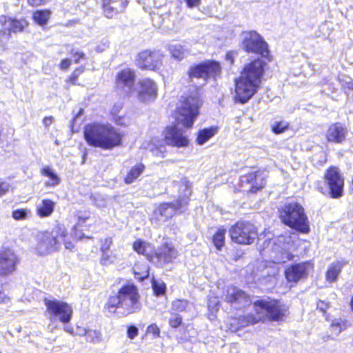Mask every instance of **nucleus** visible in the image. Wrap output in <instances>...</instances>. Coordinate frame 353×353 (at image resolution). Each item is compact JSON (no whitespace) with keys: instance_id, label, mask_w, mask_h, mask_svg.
Returning <instances> with one entry per match:
<instances>
[{"instance_id":"40","label":"nucleus","mask_w":353,"mask_h":353,"mask_svg":"<svg viewBox=\"0 0 353 353\" xmlns=\"http://www.w3.org/2000/svg\"><path fill=\"white\" fill-rule=\"evenodd\" d=\"M152 289L156 295L159 296L165 293L166 286L163 281L153 279L152 281Z\"/></svg>"},{"instance_id":"45","label":"nucleus","mask_w":353,"mask_h":353,"mask_svg":"<svg viewBox=\"0 0 353 353\" xmlns=\"http://www.w3.org/2000/svg\"><path fill=\"white\" fill-rule=\"evenodd\" d=\"M182 323V318L178 314H174L172 317L169 319V325L173 328L179 327Z\"/></svg>"},{"instance_id":"2","label":"nucleus","mask_w":353,"mask_h":353,"mask_svg":"<svg viewBox=\"0 0 353 353\" xmlns=\"http://www.w3.org/2000/svg\"><path fill=\"white\" fill-rule=\"evenodd\" d=\"M254 308L256 316L248 314L240 316L238 319H231L229 327L231 332H236L240 327L256 323L265 319L273 321H282L289 314L288 306L275 299L258 300L254 303Z\"/></svg>"},{"instance_id":"48","label":"nucleus","mask_w":353,"mask_h":353,"mask_svg":"<svg viewBox=\"0 0 353 353\" xmlns=\"http://www.w3.org/2000/svg\"><path fill=\"white\" fill-rule=\"evenodd\" d=\"M219 300L217 297H210L208 300V308L212 312L216 311L219 305Z\"/></svg>"},{"instance_id":"59","label":"nucleus","mask_w":353,"mask_h":353,"mask_svg":"<svg viewBox=\"0 0 353 353\" xmlns=\"http://www.w3.org/2000/svg\"><path fill=\"white\" fill-rule=\"evenodd\" d=\"M88 330L85 328H80L78 327L77 330L76 334H78L79 336H87Z\"/></svg>"},{"instance_id":"4","label":"nucleus","mask_w":353,"mask_h":353,"mask_svg":"<svg viewBox=\"0 0 353 353\" xmlns=\"http://www.w3.org/2000/svg\"><path fill=\"white\" fill-rule=\"evenodd\" d=\"M84 139L86 143L95 148L112 150L121 145L123 135L110 123H92L85 126Z\"/></svg>"},{"instance_id":"13","label":"nucleus","mask_w":353,"mask_h":353,"mask_svg":"<svg viewBox=\"0 0 353 353\" xmlns=\"http://www.w3.org/2000/svg\"><path fill=\"white\" fill-rule=\"evenodd\" d=\"M188 203V198H183L174 203H163L154 211V214L159 221H165L172 218L176 212L181 211Z\"/></svg>"},{"instance_id":"52","label":"nucleus","mask_w":353,"mask_h":353,"mask_svg":"<svg viewBox=\"0 0 353 353\" xmlns=\"http://www.w3.org/2000/svg\"><path fill=\"white\" fill-rule=\"evenodd\" d=\"M292 254L290 253L282 254L281 258L277 259L278 263H285L287 261L292 259Z\"/></svg>"},{"instance_id":"17","label":"nucleus","mask_w":353,"mask_h":353,"mask_svg":"<svg viewBox=\"0 0 353 353\" xmlns=\"http://www.w3.org/2000/svg\"><path fill=\"white\" fill-rule=\"evenodd\" d=\"M313 268L310 262L299 263L288 267L285 275L288 282L297 283L307 276L308 272Z\"/></svg>"},{"instance_id":"29","label":"nucleus","mask_w":353,"mask_h":353,"mask_svg":"<svg viewBox=\"0 0 353 353\" xmlns=\"http://www.w3.org/2000/svg\"><path fill=\"white\" fill-rule=\"evenodd\" d=\"M168 50L174 59L179 61L184 59L189 54L188 49L179 43L170 44Z\"/></svg>"},{"instance_id":"64","label":"nucleus","mask_w":353,"mask_h":353,"mask_svg":"<svg viewBox=\"0 0 353 353\" xmlns=\"http://www.w3.org/2000/svg\"><path fill=\"white\" fill-rule=\"evenodd\" d=\"M88 219V217L86 216V217H85V218H83V221H85V219Z\"/></svg>"},{"instance_id":"39","label":"nucleus","mask_w":353,"mask_h":353,"mask_svg":"<svg viewBox=\"0 0 353 353\" xmlns=\"http://www.w3.org/2000/svg\"><path fill=\"white\" fill-rule=\"evenodd\" d=\"M344 329L345 324L341 319H336L332 321L330 325V332L335 336H338Z\"/></svg>"},{"instance_id":"16","label":"nucleus","mask_w":353,"mask_h":353,"mask_svg":"<svg viewBox=\"0 0 353 353\" xmlns=\"http://www.w3.org/2000/svg\"><path fill=\"white\" fill-rule=\"evenodd\" d=\"M19 263L15 252L9 248H3L0 252V274L7 275L12 273Z\"/></svg>"},{"instance_id":"51","label":"nucleus","mask_w":353,"mask_h":353,"mask_svg":"<svg viewBox=\"0 0 353 353\" xmlns=\"http://www.w3.org/2000/svg\"><path fill=\"white\" fill-rule=\"evenodd\" d=\"M138 329L134 325H131L128 328V336L130 339H134L138 335Z\"/></svg>"},{"instance_id":"35","label":"nucleus","mask_w":353,"mask_h":353,"mask_svg":"<svg viewBox=\"0 0 353 353\" xmlns=\"http://www.w3.org/2000/svg\"><path fill=\"white\" fill-rule=\"evenodd\" d=\"M150 248L149 243L141 240H137L133 243L134 250L139 254L146 255L148 260H150V258L151 257L148 254V251Z\"/></svg>"},{"instance_id":"32","label":"nucleus","mask_w":353,"mask_h":353,"mask_svg":"<svg viewBox=\"0 0 353 353\" xmlns=\"http://www.w3.org/2000/svg\"><path fill=\"white\" fill-rule=\"evenodd\" d=\"M143 148L152 152V154L157 157H164L166 152L165 146L163 145H157L154 142L143 144Z\"/></svg>"},{"instance_id":"49","label":"nucleus","mask_w":353,"mask_h":353,"mask_svg":"<svg viewBox=\"0 0 353 353\" xmlns=\"http://www.w3.org/2000/svg\"><path fill=\"white\" fill-rule=\"evenodd\" d=\"M10 188V184L1 179H0V197L6 194Z\"/></svg>"},{"instance_id":"30","label":"nucleus","mask_w":353,"mask_h":353,"mask_svg":"<svg viewBox=\"0 0 353 353\" xmlns=\"http://www.w3.org/2000/svg\"><path fill=\"white\" fill-rule=\"evenodd\" d=\"M192 304L185 299H176L172 303L171 314L190 310Z\"/></svg>"},{"instance_id":"6","label":"nucleus","mask_w":353,"mask_h":353,"mask_svg":"<svg viewBox=\"0 0 353 353\" xmlns=\"http://www.w3.org/2000/svg\"><path fill=\"white\" fill-rule=\"evenodd\" d=\"M65 228L62 225H57L52 232H44L38 236L37 243L35 247L36 252L39 255L48 254L58 250L61 241L65 244L66 249L72 250L73 244L65 239Z\"/></svg>"},{"instance_id":"56","label":"nucleus","mask_w":353,"mask_h":353,"mask_svg":"<svg viewBox=\"0 0 353 353\" xmlns=\"http://www.w3.org/2000/svg\"><path fill=\"white\" fill-rule=\"evenodd\" d=\"M71 64V61L69 59H65L61 61L60 64V68L62 70H66L68 69Z\"/></svg>"},{"instance_id":"25","label":"nucleus","mask_w":353,"mask_h":353,"mask_svg":"<svg viewBox=\"0 0 353 353\" xmlns=\"http://www.w3.org/2000/svg\"><path fill=\"white\" fill-rule=\"evenodd\" d=\"M55 207V203L50 199H42L37 205V213L39 216L43 218L50 216Z\"/></svg>"},{"instance_id":"42","label":"nucleus","mask_w":353,"mask_h":353,"mask_svg":"<svg viewBox=\"0 0 353 353\" xmlns=\"http://www.w3.org/2000/svg\"><path fill=\"white\" fill-rule=\"evenodd\" d=\"M101 334L98 330H88L86 340L92 343H98L101 341Z\"/></svg>"},{"instance_id":"11","label":"nucleus","mask_w":353,"mask_h":353,"mask_svg":"<svg viewBox=\"0 0 353 353\" xmlns=\"http://www.w3.org/2000/svg\"><path fill=\"white\" fill-rule=\"evenodd\" d=\"M221 67L218 62L214 61H208L201 64L192 66L188 72L189 79L191 81L193 79H201L204 84L207 79L220 75Z\"/></svg>"},{"instance_id":"37","label":"nucleus","mask_w":353,"mask_h":353,"mask_svg":"<svg viewBox=\"0 0 353 353\" xmlns=\"http://www.w3.org/2000/svg\"><path fill=\"white\" fill-rule=\"evenodd\" d=\"M225 232V229H219L214 235L213 243L218 250H221L224 245Z\"/></svg>"},{"instance_id":"46","label":"nucleus","mask_w":353,"mask_h":353,"mask_svg":"<svg viewBox=\"0 0 353 353\" xmlns=\"http://www.w3.org/2000/svg\"><path fill=\"white\" fill-rule=\"evenodd\" d=\"M146 332L148 334H152L154 338H158L160 336V330L155 323L150 325L147 327Z\"/></svg>"},{"instance_id":"53","label":"nucleus","mask_w":353,"mask_h":353,"mask_svg":"<svg viewBox=\"0 0 353 353\" xmlns=\"http://www.w3.org/2000/svg\"><path fill=\"white\" fill-rule=\"evenodd\" d=\"M317 309H319L320 311L325 312L326 310L328 308L329 305L327 303H325L324 301H319L317 303L316 305Z\"/></svg>"},{"instance_id":"31","label":"nucleus","mask_w":353,"mask_h":353,"mask_svg":"<svg viewBox=\"0 0 353 353\" xmlns=\"http://www.w3.org/2000/svg\"><path fill=\"white\" fill-rule=\"evenodd\" d=\"M133 271L137 279L143 280L149 276V267L145 263H137L133 268Z\"/></svg>"},{"instance_id":"61","label":"nucleus","mask_w":353,"mask_h":353,"mask_svg":"<svg viewBox=\"0 0 353 353\" xmlns=\"http://www.w3.org/2000/svg\"><path fill=\"white\" fill-rule=\"evenodd\" d=\"M7 300H8L7 296L4 294V292L0 291V304L6 303Z\"/></svg>"},{"instance_id":"23","label":"nucleus","mask_w":353,"mask_h":353,"mask_svg":"<svg viewBox=\"0 0 353 353\" xmlns=\"http://www.w3.org/2000/svg\"><path fill=\"white\" fill-rule=\"evenodd\" d=\"M347 134V128L340 123H336L329 127L326 137L328 141L340 143L345 139Z\"/></svg>"},{"instance_id":"12","label":"nucleus","mask_w":353,"mask_h":353,"mask_svg":"<svg viewBox=\"0 0 353 353\" xmlns=\"http://www.w3.org/2000/svg\"><path fill=\"white\" fill-rule=\"evenodd\" d=\"M324 179L330 188V196L334 199L341 197L343 192L344 178L339 168H329L325 173Z\"/></svg>"},{"instance_id":"50","label":"nucleus","mask_w":353,"mask_h":353,"mask_svg":"<svg viewBox=\"0 0 353 353\" xmlns=\"http://www.w3.org/2000/svg\"><path fill=\"white\" fill-rule=\"evenodd\" d=\"M84 70V68L83 67H80L79 68H77L73 72L72 74H71L70 77V81L74 84L75 83V81L77 79V78L79 77V76L83 73Z\"/></svg>"},{"instance_id":"44","label":"nucleus","mask_w":353,"mask_h":353,"mask_svg":"<svg viewBox=\"0 0 353 353\" xmlns=\"http://www.w3.org/2000/svg\"><path fill=\"white\" fill-rule=\"evenodd\" d=\"M345 90H353V81L349 77H343L339 79Z\"/></svg>"},{"instance_id":"20","label":"nucleus","mask_w":353,"mask_h":353,"mask_svg":"<svg viewBox=\"0 0 353 353\" xmlns=\"http://www.w3.org/2000/svg\"><path fill=\"white\" fill-rule=\"evenodd\" d=\"M0 26L1 30L8 39L11 32L16 33L23 31L28 26V23L25 19H13L3 15L0 17Z\"/></svg>"},{"instance_id":"15","label":"nucleus","mask_w":353,"mask_h":353,"mask_svg":"<svg viewBox=\"0 0 353 353\" xmlns=\"http://www.w3.org/2000/svg\"><path fill=\"white\" fill-rule=\"evenodd\" d=\"M135 73L130 68L121 70L116 77V85L118 90L123 94L129 95L133 91Z\"/></svg>"},{"instance_id":"60","label":"nucleus","mask_w":353,"mask_h":353,"mask_svg":"<svg viewBox=\"0 0 353 353\" xmlns=\"http://www.w3.org/2000/svg\"><path fill=\"white\" fill-rule=\"evenodd\" d=\"M43 0H28V3L32 6H37L41 4Z\"/></svg>"},{"instance_id":"62","label":"nucleus","mask_w":353,"mask_h":353,"mask_svg":"<svg viewBox=\"0 0 353 353\" xmlns=\"http://www.w3.org/2000/svg\"><path fill=\"white\" fill-rule=\"evenodd\" d=\"M74 230V234H72V235L73 236V238L74 239H81L82 238V235L81 234H77L76 232V230H77V226H74L73 229Z\"/></svg>"},{"instance_id":"27","label":"nucleus","mask_w":353,"mask_h":353,"mask_svg":"<svg viewBox=\"0 0 353 353\" xmlns=\"http://www.w3.org/2000/svg\"><path fill=\"white\" fill-rule=\"evenodd\" d=\"M217 127H210L199 130L196 137L197 144L203 145L217 133Z\"/></svg>"},{"instance_id":"55","label":"nucleus","mask_w":353,"mask_h":353,"mask_svg":"<svg viewBox=\"0 0 353 353\" xmlns=\"http://www.w3.org/2000/svg\"><path fill=\"white\" fill-rule=\"evenodd\" d=\"M236 52H233V51L228 52L225 55V59L227 61H230V63L231 64H232L234 63V57L236 56Z\"/></svg>"},{"instance_id":"19","label":"nucleus","mask_w":353,"mask_h":353,"mask_svg":"<svg viewBox=\"0 0 353 353\" xmlns=\"http://www.w3.org/2000/svg\"><path fill=\"white\" fill-rule=\"evenodd\" d=\"M177 255V251L173 247L165 243L158 249L154 255L151 256L150 261L159 266H163L176 259Z\"/></svg>"},{"instance_id":"22","label":"nucleus","mask_w":353,"mask_h":353,"mask_svg":"<svg viewBox=\"0 0 353 353\" xmlns=\"http://www.w3.org/2000/svg\"><path fill=\"white\" fill-rule=\"evenodd\" d=\"M103 12L106 17L112 18L124 10L128 5L127 0H102Z\"/></svg>"},{"instance_id":"14","label":"nucleus","mask_w":353,"mask_h":353,"mask_svg":"<svg viewBox=\"0 0 353 353\" xmlns=\"http://www.w3.org/2000/svg\"><path fill=\"white\" fill-rule=\"evenodd\" d=\"M162 58L159 50H144L139 54L137 64L140 68L154 70L161 65Z\"/></svg>"},{"instance_id":"26","label":"nucleus","mask_w":353,"mask_h":353,"mask_svg":"<svg viewBox=\"0 0 353 353\" xmlns=\"http://www.w3.org/2000/svg\"><path fill=\"white\" fill-rule=\"evenodd\" d=\"M41 173L42 175L48 178V180L45 182L46 187H54L60 183V178L50 167L46 166L43 168L41 170Z\"/></svg>"},{"instance_id":"34","label":"nucleus","mask_w":353,"mask_h":353,"mask_svg":"<svg viewBox=\"0 0 353 353\" xmlns=\"http://www.w3.org/2000/svg\"><path fill=\"white\" fill-rule=\"evenodd\" d=\"M51 12L48 10H37L33 14L34 21L39 26L45 25L50 17Z\"/></svg>"},{"instance_id":"21","label":"nucleus","mask_w":353,"mask_h":353,"mask_svg":"<svg viewBox=\"0 0 353 353\" xmlns=\"http://www.w3.org/2000/svg\"><path fill=\"white\" fill-rule=\"evenodd\" d=\"M265 176L264 172L256 171L243 176L241 180L242 183L250 184L251 192H256L265 185Z\"/></svg>"},{"instance_id":"54","label":"nucleus","mask_w":353,"mask_h":353,"mask_svg":"<svg viewBox=\"0 0 353 353\" xmlns=\"http://www.w3.org/2000/svg\"><path fill=\"white\" fill-rule=\"evenodd\" d=\"M72 57L74 59V62L78 63L80 59H84L85 54L82 52L77 51L73 54Z\"/></svg>"},{"instance_id":"57","label":"nucleus","mask_w":353,"mask_h":353,"mask_svg":"<svg viewBox=\"0 0 353 353\" xmlns=\"http://www.w3.org/2000/svg\"><path fill=\"white\" fill-rule=\"evenodd\" d=\"M186 3L189 8L197 6L200 3L201 0H185Z\"/></svg>"},{"instance_id":"47","label":"nucleus","mask_w":353,"mask_h":353,"mask_svg":"<svg viewBox=\"0 0 353 353\" xmlns=\"http://www.w3.org/2000/svg\"><path fill=\"white\" fill-rule=\"evenodd\" d=\"M112 244V239L110 237L105 238L101 245V254L109 252L110 248Z\"/></svg>"},{"instance_id":"36","label":"nucleus","mask_w":353,"mask_h":353,"mask_svg":"<svg viewBox=\"0 0 353 353\" xmlns=\"http://www.w3.org/2000/svg\"><path fill=\"white\" fill-rule=\"evenodd\" d=\"M119 259L120 256L113 251L107 252L101 254V263L103 265H108L117 262Z\"/></svg>"},{"instance_id":"38","label":"nucleus","mask_w":353,"mask_h":353,"mask_svg":"<svg viewBox=\"0 0 353 353\" xmlns=\"http://www.w3.org/2000/svg\"><path fill=\"white\" fill-rule=\"evenodd\" d=\"M289 128V123L286 121H275L272 124L271 128L274 134H281Z\"/></svg>"},{"instance_id":"7","label":"nucleus","mask_w":353,"mask_h":353,"mask_svg":"<svg viewBox=\"0 0 353 353\" xmlns=\"http://www.w3.org/2000/svg\"><path fill=\"white\" fill-rule=\"evenodd\" d=\"M279 217L286 225L307 233L309 231L307 218L303 208L298 203L284 204L279 210Z\"/></svg>"},{"instance_id":"43","label":"nucleus","mask_w":353,"mask_h":353,"mask_svg":"<svg viewBox=\"0 0 353 353\" xmlns=\"http://www.w3.org/2000/svg\"><path fill=\"white\" fill-rule=\"evenodd\" d=\"M28 212L27 209H17L12 212V216L17 221L23 220L27 218Z\"/></svg>"},{"instance_id":"28","label":"nucleus","mask_w":353,"mask_h":353,"mask_svg":"<svg viewBox=\"0 0 353 353\" xmlns=\"http://www.w3.org/2000/svg\"><path fill=\"white\" fill-rule=\"evenodd\" d=\"M145 165L141 163H137L130 170L125 178V182L127 184H131L142 174L145 170Z\"/></svg>"},{"instance_id":"10","label":"nucleus","mask_w":353,"mask_h":353,"mask_svg":"<svg viewBox=\"0 0 353 353\" xmlns=\"http://www.w3.org/2000/svg\"><path fill=\"white\" fill-rule=\"evenodd\" d=\"M232 240L239 244H252L256 237L255 226L248 222H237L230 229Z\"/></svg>"},{"instance_id":"41","label":"nucleus","mask_w":353,"mask_h":353,"mask_svg":"<svg viewBox=\"0 0 353 353\" xmlns=\"http://www.w3.org/2000/svg\"><path fill=\"white\" fill-rule=\"evenodd\" d=\"M93 204L97 208H104L107 205L106 198L100 194H94L91 196Z\"/></svg>"},{"instance_id":"5","label":"nucleus","mask_w":353,"mask_h":353,"mask_svg":"<svg viewBox=\"0 0 353 353\" xmlns=\"http://www.w3.org/2000/svg\"><path fill=\"white\" fill-rule=\"evenodd\" d=\"M139 294L134 285H127L121 288L117 295L111 296L107 303L110 312H117L127 316L139 310Z\"/></svg>"},{"instance_id":"8","label":"nucleus","mask_w":353,"mask_h":353,"mask_svg":"<svg viewBox=\"0 0 353 353\" xmlns=\"http://www.w3.org/2000/svg\"><path fill=\"white\" fill-rule=\"evenodd\" d=\"M46 312L52 322L68 323L72 318V307L65 302L53 299L44 300Z\"/></svg>"},{"instance_id":"3","label":"nucleus","mask_w":353,"mask_h":353,"mask_svg":"<svg viewBox=\"0 0 353 353\" xmlns=\"http://www.w3.org/2000/svg\"><path fill=\"white\" fill-rule=\"evenodd\" d=\"M265 62L256 59L245 65L241 75L235 80L236 101L247 103L258 91L264 74Z\"/></svg>"},{"instance_id":"1","label":"nucleus","mask_w":353,"mask_h":353,"mask_svg":"<svg viewBox=\"0 0 353 353\" xmlns=\"http://www.w3.org/2000/svg\"><path fill=\"white\" fill-rule=\"evenodd\" d=\"M182 98L181 105L178 107L176 125L167 127L165 130L166 143L178 148L186 147L189 143L186 131L180 125L187 129L192 128L201 105V101L197 92Z\"/></svg>"},{"instance_id":"58","label":"nucleus","mask_w":353,"mask_h":353,"mask_svg":"<svg viewBox=\"0 0 353 353\" xmlns=\"http://www.w3.org/2000/svg\"><path fill=\"white\" fill-rule=\"evenodd\" d=\"M53 118L52 117H46L43 119V124L46 128L49 127L52 123Z\"/></svg>"},{"instance_id":"24","label":"nucleus","mask_w":353,"mask_h":353,"mask_svg":"<svg viewBox=\"0 0 353 353\" xmlns=\"http://www.w3.org/2000/svg\"><path fill=\"white\" fill-rule=\"evenodd\" d=\"M247 299V296L245 293L241 290L234 287V286H228L226 290L225 294V300L228 302L233 303V302H239L241 303L243 301H245Z\"/></svg>"},{"instance_id":"9","label":"nucleus","mask_w":353,"mask_h":353,"mask_svg":"<svg viewBox=\"0 0 353 353\" xmlns=\"http://www.w3.org/2000/svg\"><path fill=\"white\" fill-rule=\"evenodd\" d=\"M242 48L248 52L260 54L268 57L269 50L268 43L262 37L254 30L244 31L241 34Z\"/></svg>"},{"instance_id":"18","label":"nucleus","mask_w":353,"mask_h":353,"mask_svg":"<svg viewBox=\"0 0 353 353\" xmlns=\"http://www.w3.org/2000/svg\"><path fill=\"white\" fill-rule=\"evenodd\" d=\"M137 90L138 99L142 102L154 101L157 97V84L150 79H143L139 82Z\"/></svg>"},{"instance_id":"63","label":"nucleus","mask_w":353,"mask_h":353,"mask_svg":"<svg viewBox=\"0 0 353 353\" xmlns=\"http://www.w3.org/2000/svg\"><path fill=\"white\" fill-rule=\"evenodd\" d=\"M64 330H65L66 332H70V334H72V330H71V329H70V328H68V327H65L64 328Z\"/></svg>"},{"instance_id":"33","label":"nucleus","mask_w":353,"mask_h":353,"mask_svg":"<svg viewBox=\"0 0 353 353\" xmlns=\"http://www.w3.org/2000/svg\"><path fill=\"white\" fill-rule=\"evenodd\" d=\"M342 265L339 262L334 263L330 265L326 272V279L329 282H334L336 280L341 272Z\"/></svg>"}]
</instances>
